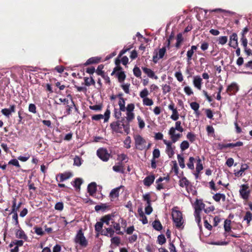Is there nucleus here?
I'll return each instance as SVG.
<instances>
[{
	"instance_id": "nucleus-56",
	"label": "nucleus",
	"mask_w": 252,
	"mask_h": 252,
	"mask_svg": "<svg viewBox=\"0 0 252 252\" xmlns=\"http://www.w3.org/2000/svg\"><path fill=\"white\" fill-rule=\"evenodd\" d=\"M117 159L119 161H120V162H122L123 161H125L126 162L127 161V156L125 154H120L118 156Z\"/></svg>"
},
{
	"instance_id": "nucleus-18",
	"label": "nucleus",
	"mask_w": 252,
	"mask_h": 252,
	"mask_svg": "<svg viewBox=\"0 0 252 252\" xmlns=\"http://www.w3.org/2000/svg\"><path fill=\"white\" fill-rule=\"evenodd\" d=\"M203 165L201 163V160L200 158H198L197 159V164L196 166V173L194 174L196 178H197L198 176V174L199 172L203 169Z\"/></svg>"
},
{
	"instance_id": "nucleus-5",
	"label": "nucleus",
	"mask_w": 252,
	"mask_h": 252,
	"mask_svg": "<svg viewBox=\"0 0 252 252\" xmlns=\"http://www.w3.org/2000/svg\"><path fill=\"white\" fill-rule=\"evenodd\" d=\"M239 193L241 197L244 200L249 199L250 194V190L248 185H242L240 186Z\"/></svg>"
},
{
	"instance_id": "nucleus-27",
	"label": "nucleus",
	"mask_w": 252,
	"mask_h": 252,
	"mask_svg": "<svg viewBox=\"0 0 252 252\" xmlns=\"http://www.w3.org/2000/svg\"><path fill=\"white\" fill-rule=\"evenodd\" d=\"M72 176V174L69 172L64 173L63 174H61L60 175V182H63L64 180H66L71 177Z\"/></svg>"
},
{
	"instance_id": "nucleus-24",
	"label": "nucleus",
	"mask_w": 252,
	"mask_h": 252,
	"mask_svg": "<svg viewBox=\"0 0 252 252\" xmlns=\"http://www.w3.org/2000/svg\"><path fill=\"white\" fill-rule=\"evenodd\" d=\"M176 39H177V42L175 44V47L177 48H179L181 45L183 41V40H184L182 33H178L177 35Z\"/></svg>"
},
{
	"instance_id": "nucleus-43",
	"label": "nucleus",
	"mask_w": 252,
	"mask_h": 252,
	"mask_svg": "<svg viewBox=\"0 0 252 252\" xmlns=\"http://www.w3.org/2000/svg\"><path fill=\"white\" fill-rule=\"evenodd\" d=\"M174 34L172 33L167 39V41H166V43H165L166 44V46L164 47H166V48H167L168 49L170 48V43L171 41L174 39Z\"/></svg>"
},
{
	"instance_id": "nucleus-62",
	"label": "nucleus",
	"mask_w": 252,
	"mask_h": 252,
	"mask_svg": "<svg viewBox=\"0 0 252 252\" xmlns=\"http://www.w3.org/2000/svg\"><path fill=\"white\" fill-rule=\"evenodd\" d=\"M102 105H100V104H98V105H93V106H89V108L91 110H95V111H99V110H101V109H102Z\"/></svg>"
},
{
	"instance_id": "nucleus-12",
	"label": "nucleus",
	"mask_w": 252,
	"mask_h": 252,
	"mask_svg": "<svg viewBox=\"0 0 252 252\" xmlns=\"http://www.w3.org/2000/svg\"><path fill=\"white\" fill-rule=\"evenodd\" d=\"M16 106L15 105H11L9 108H4L1 110V113L7 117H9L12 113L15 112Z\"/></svg>"
},
{
	"instance_id": "nucleus-6",
	"label": "nucleus",
	"mask_w": 252,
	"mask_h": 252,
	"mask_svg": "<svg viewBox=\"0 0 252 252\" xmlns=\"http://www.w3.org/2000/svg\"><path fill=\"white\" fill-rule=\"evenodd\" d=\"M163 143L166 145V153L169 158H171L174 154L175 147L172 145V142L163 140Z\"/></svg>"
},
{
	"instance_id": "nucleus-54",
	"label": "nucleus",
	"mask_w": 252,
	"mask_h": 252,
	"mask_svg": "<svg viewBox=\"0 0 252 252\" xmlns=\"http://www.w3.org/2000/svg\"><path fill=\"white\" fill-rule=\"evenodd\" d=\"M130 144H131V139L129 136H127L126 139L124 141V145L125 147L127 148H130Z\"/></svg>"
},
{
	"instance_id": "nucleus-23",
	"label": "nucleus",
	"mask_w": 252,
	"mask_h": 252,
	"mask_svg": "<svg viewBox=\"0 0 252 252\" xmlns=\"http://www.w3.org/2000/svg\"><path fill=\"white\" fill-rule=\"evenodd\" d=\"M84 82L85 85L87 86H90L92 85L94 86L95 84V82L92 76H91L90 78L84 77Z\"/></svg>"
},
{
	"instance_id": "nucleus-38",
	"label": "nucleus",
	"mask_w": 252,
	"mask_h": 252,
	"mask_svg": "<svg viewBox=\"0 0 252 252\" xmlns=\"http://www.w3.org/2000/svg\"><path fill=\"white\" fill-rule=\"evenodd\" d=\"M174 76L177 80L180 82H182L184 80L183 74L180 70L176 72L175 73Z\"/></svg>"
},
{
	"instance_id": "nucleus-28",
	"label": "nucleus",
	"mask_w": 252,
	"mask_h": 252,
	"mask_svg": "<svg viewBox=\"0 0 252 252\" xmlns=\"http://www.w3.org/2000/svg\"><path fill=\"white\" fill-rule=\"evenodd\" d=\"M152 225H153V227L154 228V229H155L156 230H157L158 231H159V230H161L162 228V225L159 220H155L153 222Z\"/></svg>"
},
{
	"instance_id": "nucleus-31",
	"label": "nucleus",
	"mask_w": 252,
	"mask_h": 252,
	"mask_svg": "<svg viewBox=\"0 0 252 252\" xmlns=\"http://www.w3.org/2000/svg\"><path fill=\"white\" fill-rule=\"evenodd\" d=\"M190 107L193 109L196 114L198 113V109L199 108V104L196 102H192L190 104Z\"/></svg>"
},
{
	"instance_id": "nucleus-13",
	"label": "nucleus",
	"mask_w": 252,
	"mask_h": 252,
	"mask_svg": "<svg viewBox=\"0 0 252 252\" xmlns=\"http://www.w3.org/2000/svg\"><path fill=\"white\" fill-rule=\"evenodd\" d=\"M193 84L195 88L200 90L201 89L202 79L200 76L197 75L193 77Z\"/></svg>"
},
{
	"instance_id": "nucleus-42",
	"label": "nucleus",
	"mask_w": 252,
	"mask_h": 252,
	"mask_svg": "<svg viewBox=\"0 0 252 252\" xmlns=\"http://www.w3.org/2000/svg\"><path fill=\"white\" fill-rule=\"evenodd\" d=\"M149 94V93L148 90H147V89L145 88L142 91L140 92L139 95L140 97H141L143 99L147 97V96Z\"/></svg>"
},
{
	"instance_id": "nucleus-4",
	"label": "nucleus",
	"mask_w": 252,
	"mask_h": 252,
	"mask_svg": "<svg viewBox=\"0 0 252 252\" xmlns=\"http://www.w3.org/2000/svg\"><path fill=\"white\" fill-rule=\"evenodd\" d=\"M135 145L136 149L139 150H143L146 149V140L139 135L134 136Z\"/></svg>"
},
{
	"instance_id": "nucleus-20",
	"label": "nucleus",
	"mask_w": 252,
	"mask_h": 252,
	"mask_svg": "<svg viewBox=\"0 0 252 252\" xmlns=\"http://www.w3.org/2000/svg\"><path fill=\"white\" fill-rule=\"evenodd\" d=\"M155 177L154 175H150L146 177L143 181L144 184L146 186H150L154 182Z\"/></svg>"
},
{
	"instance_id": "nucleus-21",
	"label": "nucleus",
	"mask_w": 252,
	"mask_h": 252,
	"mask_svg": "<svg viewBox=\"0 0 252 252\" xmlns=\"http://www.w3.org/2000/svg\"><path fill=\"white\" fill-rule=\"evenodd\" d=\"M113 169L115 172L123 173L124 172V168L123 163L119 162L118 164L113 167Z\"/></svg>"
},
{
	"instance_id": "nucleus-11",
	"label": "nucleus",
	"mask_w": 252,
	"mask_h": 252,
	"mask_svg": "<svg viewBox=\"0 0 252 252\" xmlns=\"http://www.w3.org/2000/svg\"><path fill=\"white\" fill-rule=\"evenodd\" d=\"M204 207L205 204L202 202V201L200 200L197 199L194 205V213L197 215L198 214V213L200 214V212L202 210L205 209Z\"/></svg>"
},
{
	"instance_id": "nucleus-19",
	"label": "nucleus",
	"mask_w": 252,
	"mask_h": 252,
	"mask_svg": "<svg viewBox=\"0 0 252 252\" xmlns=\"http://www.w3.org/2000/svg\"><path fill=\"white\" fill-rule=\"evenodd\" d=\"M96 190V185L95 183L93 182L90 184L88 186V191L89 194L93 195L95 193Z\"/></svg>"
},
{
	"instance_id": "nucleus-8",
	"label": "nucleus",
	"mask_w": 252,
	"mask_h": 252,
	"mask_svg": "<svg viewBox=\"0 0 252 252\" xmlns=\"http://www.w3.org/2000/svg\"><path fill=\"white\" fill-rule=\"evenodd\" d=\"M239 87L236 83H232L229 85L226 90V93L229 95L235 94L238 91Z\"/></svg>"
},
{
	"instance_id": "nucleus-26",
	"label": "nucleus",
	"mask_w": 252,
	"mask_h": 252,
	"mask_svg": "<svg viewBox=\"0 0 252 252\" xmlns=\"http://www.w3.org/2000/svg\"><path fill=\"white\" fill-rule=\"evenodd\" d=\"M116 75L118 77L119 82L120 83L124 82L126 77L125 72L123 71L118 72L116 73Z\"/></svg>"
},
{
	"instance_id": "nucleus-63",
	"label": "nucleus",
	"mask_w": 252,
	"mask_h": 252,
	"mask_svg": "<svg viewBox=\"0 0 252 252\" xmlns=\"http://www.w3.org/2000/svg\"><path fill=\"white\" fill-rule=\"evenodd\" d=\"M112 244H114L116 245H118L120 243V239L118 237H112L111 239Z\"/></svg>"
},
{
	"instance_id": "nucleus-51",
	"label": "nucleus",
	"mask_w": 252,
	"mask_h": 252,
	"mask_svg": "<svg viewBox=\"0 0 252 252\" xmlns=\"http://www.w3.org/2000/svg\"><path fill=\"white\" fill-rule=\"evenodd\" d=\"M172 114L171 116V118L174 121H177L179 119V114L177 111V108L172 111Z\"/></svg>"
},
{
	"instance_id": "nucleus-48",
	"label": "nucleus",
	"mask_w": 252,
	"mask_h": 252,
	"mask_svg": "<svg viewBox=\"0 0 252 252\" xmlns=\"http://www.w3.org/2000/svg\"><path fill=\"white\" fill-rule=\"evenodd\" d=\"M224 228L225 232H228L230 231V220H225L224 224Z\"/></svg>"
},
{
	"instance_id": "nucleus-22",
	"label": "nucleus",
	"mask_w": 252,
	"mask_h": 252,
	"mask_svg": "<svg viewBox=\"0 0 252 252\" xmlns=\"http://www.w3.org/2000/svg\"><path fill=\"white\" fill-rule=\"evenodd\" d=\"M114 230L111 227L106 228L105 230L102 232V234L105 236L112 237L114 234Z\"/></svg>"
},
{
	"instance_id": "nucleus-60",
	"label": "nucleus",
	"mask_w": 252,
	"mask_h": 252,
	"mask_svg": "<svg viewBox=\"0 0 252 252\" xmlns=\"http://www.w3.org/2000/svg\"><path fill=\"white\" fill-rule=\"evenodd\" d=\"M160 156V151L158 149H155L153 152V158H158Z\"/></svg>"
},
{
	"instance_id": "nucleus-3",
	"label": "nucleus",
	"mask_w": 252,
	"mask_h": 252,
	"mask_svg": "<svg viewBox=\"0 0 252 252\" xmlns=\"http://www.w3.org/2000/svg\"><path fill=\"white\" fill-rule=\"evenodd\" d=\"M183 131L182 127H172L170 128L169 133L173 143L176 142L181 137Z\"/></svg>"
},
{
	"instance_id": "nucleus-59",
	"label": "nucleus",
	"mask_w": 252,
	"mask_h": 252,
	"mask_svg": "<svg viewBox=\"0 0 252 252\" xmlns=\"http://www.w3.org/2000/svg\"><path fill=\"white\" fill-rule=\"evenodd\" d=\"M121 110L117 108L114 109V115L117 119H119L121 116Z\"/></svg>"
},
{
	"instance_id": "nucleus-55",
	"label": "nucleus",
	"mask_w": 252,
	"mask_h": 252,
	"mask_svg": "<svg viewBox=\"0 0 252 252\" xmlns=\"http://www.w3.org/2000/svg\"><path fill=\"white\" fill-rule=\"evenodd\" d=\"M166 47H163L160 49L158 51L159 59H162L164 57L165 53H166Z\"/></svg>"
},
{
	"instance_id": "nucleus-16",
	"label": "nucleus",
	"mask_w": 252,
	"mask_h": 252,
	"mask_svg": "<svg viewBox=\"0 0 252 252\" xmlns=\"http://www.w3.org/2000/svg\"><path fill=\"white\" fill-rule=\"evenodd\" d=\"M123 187H124L123 186H121L118 188L113 189L111 191L109 196L111 198V200H113V199L119 196L120 189Z\"/></svg>"
},
{
	"instance_id": "nucleus-33",
	"label": "nucleus",
	"mask_w": 252,
	"mask_h": 252,
	"mask_svg": "<svg viewBox=\"0 0 252 252\" xmlns=\"http://www.w3.org/2000/svg\"><path fill=\"white\" fill-rule=\"evenodd\" d=\"M195 161V159L193 157H190L189 158V162L187 164L188 167L191 169L193 170L194 169V162Z\"/></svg>"
},
{
	"instance_id": "nucleus-58",
	"label": "nucleus",
	"mask_w": 252,
	"mask_h": 252,
	"mask_svg": "<svg viewBox=\"0 0 252 252\" xmlns=\"http://www.w3.org/2000/svg\"><path fill=\"white\" fill-rule=\"evenodd\" d=\"M130 84L129 83H127V84H123L121 85V87L122 88V89H123V90L124 91V92L126 93V94H129V87H130Z\"/></svg>"
},
{
	"instance_id": "nucleus-49",
	"label": "nucleus",
	"mask_w": 252,
	"mask_h": 252,
	"mask_svg": "<svg viewBox=\"0 0 252 252\" xmlns=\"http://www.w3.org/2000/svg\"><path fill=\"white\" fill-rule=\"evenodd\" d=\"M189 143L187 141H184L180 145V148L182 151L187 149L189 147Z\"/></svg>"
},
{
	"instance_id": "nucleus-37",
	"label": "nucleus",
	"mask_w": 252,
	"mask_h": 252,
	"mask_svg": "<svg viewBox=\"0 0 252 252\" xmlns=\"http://www.w3.org/2000/svg\"><path fill=\"white\" fill-rule=\"evenodd\" d=\"M23 245V241L22 240H15L10 243L9 245V247L12 248L13 247V245L17 246V247H19L20 246H22Z\"/></svg>"
},
{
	"instance_id": "nucleus-47",
	"label": "nucleus",
	"mask_w": 252,
	"mask_h": 252,
	"mask_svg": "<svg viewBox=\"0 0 252 252\" xmlns=\"http://www.w3.org/2000/svg\"><path fill=\"white\" fill-rule=\"evenodd\" d=\"M28 110L30 112L35 114L36 113V107L34 104L30 103L29 105Z\"/></svg>"
},
{
	"instance_id": "nucleus-64",
	"label": "nucleus",
	"mask_w": 252,
	"mask_h": 252,
	"mask_svg": "<svg viewBox=\"0 0 252 252\" xmlns=\"http://www.w3.org/2000/svg\"><path fill=\"white\" fill-rule=\"evenodd\" d=\"M185 93L188 95H190L191 94H193V92L191 88L189 86H186L184 89Z\"/></svg>"
},
{
	"instance_id": "nucleus-52",
	"label": "nucleus",
	"mask_w": 252,
	"mask_h": 252,
	"mask_svg": "<svg viewBox=\"0 0 252 252\" xmlns=\"http://www.w3.org/2000/svg\"><path fill=\"white\" fill-rule=\"evenodd\" d=\"M12 203H13V205H12V211L11 213H17V210L19 208V206H16V199L15 198L13 199Z\"/></svg>"
},
{
	"instance_id": "nucleus-29",
	"label": "nucleus",
	"mask_w": 252,
	"mask_h": 252,
	"mask_svg": "<svg viewBox=\"0 0 252 252\" xmlns=\"http://www.w3.org/2000/svg\"><path fill=\"white\" fill-rule=\"evenodd\" d=\"M112 216L110 215H107L103 217L100 220L103 223H106L107 225L109 224L110 221L112 220Z\"/></svg>"
},
{
	"instance_id": "nucleus-57",
	"label": "nucleus",
	"mask_w": 252,
	"mask_h": 252,
	"mask_svg": "<svg viewBox=\"0 0 252 252\" xmlns=\"http://www.w3.org/2000/svg\"><path fill=\"white\" fill-rule=\"evenodd\" d=\"M158 244L162 245L165 243L166 239L163 235H160L158 237Z\"/></svg>"
},
{
	"instance_id": "nucleus-30",
	"label": "nucleus",
	"mask_w": 252,
	"mask_h": 252,
	"mask_svg": "<svg viewBox=\"0 0 252 252\" xmlns=\"http://www.w3.org/2000/svg\"><path fill=\"white\" fill-rule=\"evenodd\" d=\"M119 105L120 106V110L123 112L126 111L125 100L123 97H120V100L119 102Z\"/></svg>"
},
{
	"instance_id": "nucleus-39",
	"label": "nucleus",
	"mask_w": 252,
	"mask_h": 252,
	"mask_svg": "<svg viewBox=\"0 0 252 252\" xmlns=\"http://www.w3.org/2000/svg\"><path fill=\"white\" fill-rule=\"evenodd\" d=\"M143 104L145 106H152L154 102L152 99L146 97L143 99Z\"/></svg>"
},
{
	"instance_id": "nucleus-50",
	"label": "nucleus",
	"mask_w": 252,
	"mask_h": 252,
	"mask_svg": "<svg viewBox=\"0 0 252 252\" xmlns=\"http://www.w3.org/2000/svg\"><path fill=\"white\" fill-rule=\"evenodd\" d=\"M103 226V222L100 220L99 222H97L95 225V230L96 231L99 232L101 231Z\"/></svg>"
},
{
	"instance_id": "nucleus-10",
	"label": "nucleus",
	"mask_w": 252,
	"mask_h": 252,
	"mask_svg": "<svg viewBox=\"0 0 252 252\" xmlns=\"http://www.w3.org/2000/svg\"><path fill=\"white\" fill-rule=\"evenodd\" d=\"M229 45L233 48L238 46V36L236 33H233L229 37Z\"/></svg>"
},
{
	"instance_id": "nucleus-36",
	"label": "nucleus",
	"mask_w": 252,
	"mask_h": 252,
	"mask_svg": "<svg viewBox=\"0 0 252 252\" xmlns=\"http://www.w3.org/2000/svg\"><path fill=\"white\" fill-rule=\"evenodd\" d=\"M104 68V65L103 64H99L96 70V73L97 75H100L101 77L103 76L104 74V71L102 70Z\"/></svg>"
},
{
	"instance_id": "nucleus-44",
	"label": "nucleus",
	"mask_w": 252,
	"mask_h": 252,
	"mask_svg": "<svg viewBox=\"0 0 252 252\" xmlns=\"http://www.w3.org/2000/svg\"><path fill=\"white\" fill-rule=\"evenodd\" d=\"M243 145V143L240 141L237 142L235 143H228L226 144V148H233L235 147H239Z\"/></svg>"
},
{
	"instance_id": "nucleus-41",
	"label": "nucleus",
	"mask_w": 252,
	"mask_h": 252,
	"mask_svg": "<svg viewBox=\"0 0 252 252\" xmlns=\"http://www.w3.org/2000/svg\"><path fill=\"white\" fill-rule=\"evenodd\" d=\"M113 225V228L116 230L117 231V233L118 234H122V232L120 231L121 230V227L119 223L114 222H112Z\"/></svg>"
},
{
	"instance_id": "nucleus-1",
	"label": "nucleus",
	"mask_w": 252,
	"mask_h": 252,
	"mask_svg": "<svg viewBox=\"0 0 252 252\" xmlns=\"http://www.w3.org/2000/svg\"><path fill=\"white\" fill-rule=\"evenodd\" d=\"M172 217L176 227L179 229L183 228L184 220L182 214L180 211L177 210V208H174L172 209Z\"/></svg>"
},
{
	"instance_id": "nucleus-14",
	"label": "nucleus",
	"mask_w": 252,
	"mask_h": 252,
	"mask_svg": "<svg viewBox=\"0 0 252 252\" xmlns=\"http://www.w3.org/2000/svg\"><path fill=\"white\" fill-rule=\"evenodd\" d=\"M101 59V58L99 57H94L90 58L87 60V61L84 63V65L85 66H87L90 64L98 63L100 62Z\"/></svg>"
},
{
	"instance_id": "nucleus-35",
	"label": "nucleus",
	"mask_w": 252,
	"mask_h": 252,
	"mask_svg": "<svg viewBox=\"0 0 252 252\" xmlns=\"http://www.w3.org/2000/svg\"><path fill=\"white\" fill-rule=\"evenodd\" d=\"M171 87L169 85L164 84L162 86V93L164 94H166L167 93H169L171 91Z\"/></svg>"
},
{
	"instance_id": "nucleus-7",
	"label": "nucleus",
	"mask_w": 252,
	"mask_h": 252,
	"mask_svg": "<svg viewBox=\"0 0 252 252\" xmlns=\"http://www.w3.org/2000/svg\"><path fill=\"white\" fill-rule=\"evenodd\" d=\"M180 186L182 187H185L188 192H189L190 191L191 193H192V194H194V190H192L190 189L191 186L190 185L189 181L186 178H182L180 180Z\"/></svg>"
},
{
	"instance_id": "nucleus-17",
	"label": "nucleus",
	"mask_w": 252,
	"mask_h": 252,
	"mask_svg": "<svg viewBox=\"0 0 252 252\" xmlns=\"http://www.w3.org/2000/svg\"><path fill=\"white\" fill-rule=\"evenodd\" d=\"M16 236L17 238L23 239L25 241H27L28 239V237L25 233L24 231L21 228L17 230L16 232Z\"/></svg>"
},
{
	"instance_id": "nucleus-2",
	"label": "nucleus",
	"mask_w": 252,
	"mask_h": 252,
	"mask_svg": "<svg viewBox=\"0 0 252 252\" xmlns=\"http://www.w3.org/2000/svg\"><path fill=\"white\" fill-rule=\"evenodd\" d=\"M74 241L77 246H79L81 248H86L88 245V241L84 236L82 229H80L77 232Z\"/></svg>"
},
{
	"instance_id": "nucleus-32",
	"label": "nucleus",
	"mask_w": 252,
	"mask_h": 252,
	"mask_svg": "<svg viewBox=\"0 0 252 252\" xmlns=\"http://www.w3.org/2000/svg\"><path fill=\"white\" fill-rule=\"evenodd\" d=\"M133 72L134 75L136 77L140 78H141V71L140 69L139 68V67H138L136 66H135V67H134V68L133 69Z\"/></svg>"
},
{
	"instance_id": "nucleus-9",
	"label": "nucleus",
	"mask_w": 252,
	"mask_h": 252,
	"mask_svg": "<svg viewBox=\"0 0 252 252\" xmlns=\"http://www.w3.org/2000/svg\"><path fill=\"white\" fill-rule=\"evenodd\" d=\"M97 155L98 157L103 161H107L110 157L106 150L104 149H98L97 151Z\"/></svg>"
},
{
	"instance_id": "nucleus-34",
	"label": "nucleus",
	"mask_w": 252,
	"mask_h": 252,
	"mask_svg": "<svg viewBox=\"0 0 252 252\" xmlns=\"http://www.w3.org/2000/svg\"><path fill=\"white\" fill-rule=\"evenodd\" d=\"M244 220H246L247 223L249 224L250 221L252 220V214L249 211L247 212L244 218Z\"/></svg>"
},
{
	"instance_id": "nucleus-15",
	"label": "nucleus",
	"mask_w": 252,
	"mask_h": 252,
	"mask_svg": "<svg viewBox=\"0 0 252 252\" xmlns=\"http://www.w3.org/2000/svg\"><path fill=\"white\" fill-rule=\"evenodd\" d=\"M142 69L143 72L147 75L148 77L151 78H154L156 80L158 79L157 75H155V72L150 68H148L146 67H142Z\"/></svg>"
},
{
	"instance_id": "nucleus-40",
	"label": "nucleus",
	"mask_w": 252,
	"mask_h": 252,
	"mask_svg": "<svg viewBox=\"0 0 252 252\" xmlns=\"http://www.w3.org/2000/svg\"><path fill=\"white\" fill-rule=\"evenodd\" d=\"M178 161L179 164L180 166L182 168H184L185 167V164L184 163V158L180 155H178L177 156Z\"/></svg>"
},
{
	"instance_id": "nucleus-61",
	"label": "nucleus",
	"mask_w": 252,
	"mask_h": 252,
	"mask_svg": "<svg viewBox=\"0 0 252 252\" xmlns=\"http://www.w3.org/2000/svg\"><path fill=\"white\" fill-rule=\"evenodd\" d=\"M145 213L147 215H150L153 211V208L151 207V204H146V206L145 209Z\"/></svg>"
},
{
	"instance_id": "nucleus-25",
	"label": "nucleus",
	"mask_w": 252,
	"mask_h": 252,
	"mask_svg": "<svg viewBox=\"0 0 252 252\" xmlns=\"http://www.w3.org/2000/svg\"><path fill=\"white\" fill-rule=\"evenodd\" d=\"M213 198L217 202H219L220 199L223 201L225 200V195L222 193H216L214 194Z\"/></svg>"
},
{
	"instance_id": "nucleus-53",
	"label": "nucleus",
	"mask_w": 252,
	"mask_h": 252,
	"mask_svg": "<svg viewBox=\"0 0 252 252\" xmlns=\"http://www.w3.org/2000/svg\"><path fill=\"white\" fill-rule=\"evenodd\" d=\"M193 54L194 52L190 49L188 51L187 53V59L188 62H190V61L192 60V57Z\"/></svg>"
},
{
	"instance_id": "nucleus-45",
	"label": "nucleus",
	"mask_w": 252,
	"mask_h": 252,
	"mask_svg": "<svg viewBox=\"0 0 252 252\" xmlns=\"http://www.w3.org/2000/svg\"><path fill=\"white\" fill-rule=\"evenodd\" d=\"M82 183V180L80 178H77L74 181V187L76 188V189H80V187Z\"/></svg>"
},
{
	"instance_id": "nucleus-46",
	"label": "nucleus",
	"mask_w": 252,
	"mask_h": 252,
	"mask_svg": "<svg viewBox=\"0 0 252 252\" xmlns=\"http://www.w3.org/2000/svg\"><path fill=\"white\" fill-rule=\"evenodd\" d=\"M227 41V37L226 36H222L219 37L218 43L221 45L225 44Z\"/></svg>"
}]
</instances>
